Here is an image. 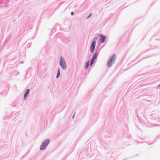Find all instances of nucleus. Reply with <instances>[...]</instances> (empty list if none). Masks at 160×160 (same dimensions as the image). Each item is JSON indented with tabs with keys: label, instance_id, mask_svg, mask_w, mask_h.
Returning a JSON list of instances; mask_svg holds the SVG:
<instances>
[{
	"label": "nucleus",
	"instance_id": "obj_1",
	"mask_svg": "<svg viewBox=\"0 0 160 160\" xmlns=\"http://www.w3.org/2000/svg\"><path fill=\"white\" fill-rule=\"evenodd\" d=\"M59 65L62 69L65 70L66 68V65L64 59L62 57H60Z\"/></svg>",
	"mask_w": 160,
	"mask_h": 160
},
{
	"label": "nucleus",
	"instance_id": "obj_2",
	"mask_svg": "<svg viewBox=\"0 0 160 160\" xmlns=\"http://www.w3.org/2000/svg\"><path fill=\"white\" fill-rule=\"evenodd\" d=\"M49 142L50 140L49 139L45 140L41 144L40 147V149L41 150H43L45 149L49 143Z\"/></svg>",
	"mask_w": 160,
	"mask_h": 160
},
{
	"label": "nucleus",
	"instance_id": "obj_3",
	"mask_svg": "<svg viewBox=\"0 0 160 160\" xmlns=\"http://www.w3.org/2000/svg\"><path fill=\"white\" fill-rule=\"evenodd\" d=\"M97 55H98L97 53L95 52L93 55V56L92 58L91 59V61L90 66H92V64H93V63H94V62L95 61V60L97 56Z\"/></svg>",
	"mask_w": 160,
	"mask_h": 160
},
{
	"label": "nucleus",
	"instance_id": "obj_4",
	"mask_svg": "<svg viewBox=\"0 0 160 160\" xmlns=\"http://www.w3.org/2000/svg\"><path fill=\"white\" fill-rule=\"evenodd\" d=\"M96 42L95 41H93L90 47L91 52L93 53L94 51V48L96 46Z\"/></svg>",
	"mask_w": 160,
	"mask_h": 160
},
{
	"label": "nucleus",
	"instance_id": "obj_5",
	"mask_svg": "<svg viewBox=\"0 0 160 160\" xmlns=\"http://www.w3.org/2000/svg\"><path fill=\"white\" fill-rule=\"evenodd\" d=\"M100 38L99 39L100 42L101 43L104 42L106 39L105 37L102 35H100Z\"/></svg>",
	"mask_w": 160,
	"mask_h": 160
},
{
	"label": "nucleus",
	"instance_id": "obj_6",
	"mask_svg": "<svg viewBox=\"0 0 160 160\" xmlns=\"http://www.w3.org/2000/svg\"><path fill=\"white\" fill-rule=\"evenodd\" d=\"M116 56L113 55L112 56V58H111V63H114L116 60Z\"/></svg>",
	"mask_w": 160,
	"mask_h": 160
},
{
	"label": "nucleus",
	"instance_id": "obj_7",
	"mask_svg": "<svg viewBox=\"0 0 160 160\" xmlns=\"http://www.w3.org/2000/svg\"><path fill=\"white\" fill-rule=\"evenodd\" d=\"M29 89H28L25 92V94H24V98L25 99H26L25 98H26V96H27V95L28 94V93H29Z\"/></svg>",
	"mask_w": 160,
	"mask_h": 160
},
{
	"label": "nucleus",
	"instance_id": "obj_8",
	"mask_svg": "<svg viewBox=\"0 0 160 160\" xmlns=\"http://www.w3.org/2000/svg\"><path fill=\"white\" fill-rule=\"evenodd\" d=\"M60 72L59 71V69H58V70L57 72V78H58L60 76Z\"/></svg>",
	"mask_w": 160,
	"mask_h": 160
},
{
	"label": "nucleus",
	"instance_id": "obj_9",
	"mask_svg": "<svg viewBox=\"0 0 160 160\" xmlns=\"http://www.w3.org/2000/svg\"><path fill=\"white\" fill-rule=\"evenodd\" d=\"M89 62L88 61L86 63L85 67L86 68V69H87L89 66Z\"/></svg>",
	"mask_w": 160,
	"mask_h": 160
},
{
	"label": "nucleus",
	"instance_id": "obj_10",
	"mask_svg": "<svg viewBox=\"0 0 160 160\" xmlns=\"http://www.w3.org/2000/svg\"><path fill=\"white\" fill-rule=\"evenodd\" d=\"M110 62V60L108 61V66L109 67V63Z\"/></svg>",
	"mask_w": 160,
	"mask_h": 160
},
{
	"label": "nucleus",
	"instance_id": "obj_11",
	"mask_svg": "<svg viewBox=\"0 0 160 160\" xmlns=\"http://www.w3.org/2000/svg\"><path fill=\"white\" fill-rule=\"evenodd\" d=\"M92 15V13H91L89 15V16H88V18H89Z\"/></svg>",
	"mask_w": 160,
	"mask_h": 160
},
{
	"label": "nucleus",
	"instance_id": "obj_12",
	"mask_svg": "<svg viewBox=\"0 0 160 160\" xmlns=\"http://www.w3.org/2000/svg\"><path fill=\"white\" fill-rule=\"evenodd\" d=\"M71 14L72 15H73V12H71Z\"/></svg>",
	"mask_w": 160,
	"mask_h": 160
},
{
	"label": "nucleus",
	"instance_id": "obj_13",
	"mask_svg": "<svg viewBox=\"0 0 160 160\" xmlns=\"http://www.w3.org/2000/svg\"><path fill=\"white\" fill-rule=\"evenodd\" d=\"M75 115V114H74L73 116V117H72V118H74V117Z\"/></svg>",
	"mask_w": 160,
	"mask_h": 160
}]
</instances>
